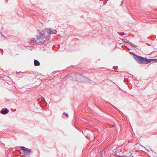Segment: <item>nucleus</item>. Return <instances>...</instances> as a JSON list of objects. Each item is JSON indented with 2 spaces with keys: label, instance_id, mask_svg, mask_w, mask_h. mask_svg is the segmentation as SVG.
Segmentation results:
<instances>
[{
  "label": "nucleus",
  "instance_id": "1",
  "mask_svg": "<svg viewBox=\"0 0 157 157\" xmlns=\"http://www.w3.org/2000/svg\"><path fill=\"white\" fill-rule=\"evenodd\" d=\"M135 59L138 63L142 64H147L154 60H157L156 59H148L138 56H136Z\"/></svg>",
  "mask_w": 157,
  "mask_h": 157
},
{
  "label": "nucleus",
  "instance_id": "2",
  "mask_svg": "<svg viewBox=\"0 0 157 157\" xmlns=\"http://www.w3.org/2000/svg\"><path fill=\"white\" fill-rule=\"evenodd\" d=\"M123 153V151L122 150L118 149L113 153V154L116 156L123 157L124 156Z\"/></svg>",
  "mask_w": 157,
  "mask_h": 157
},
{
  "label": "nucleus",
  "instance_id": "3",
  "mask_svg": "<svg viewBox=\"0 0 157 157\" xmlns=\"http://www.w3.org/2000/svg\"><path fill=\"white\" fill-rule=\"evenodd\" d=\"M44 32L42 31V32H40L39 34L37 36V40H41L43 39L44 36Z\"/></svg>",
  "mask_w": 157,
  "mask_h": 157
},
{
  "label": "nucleus",
  "instance_id": "4",
  "mask_svg": "<svg viewBox=\"0 0 157 157\" xmlns=\"http://www.w3.org/2000/svg\"><path fill=\"white\" fill-rule=\"evenodd\" d=\"M31 151V149L27 148L25 151H23V152L24 154L28 155L30 154Z\"/></svg>",
  "mask_w": 157,
  "mask_h": 157
},
{
  "label": "nucleus",
  "instance_id": "5",
  "mask_svg": "<svg viewBox=\"0 0 157 157\" xmlns=\"http://www.w3.org/2000/svg\"><path fill=\"white\" fill-rule=\"evenodd\" d=\"M132 155V154L131 152L128 151H126L124 153V155H123V156H129Z\"/></svg>",
  "mask_w": 157,
  "mask_h": 157
},
{
  "label": "nucleus",
  "instance_id": "6",
  "mask_svg": "<svg viewBox=\"0 0 157 157\" xmlns=\"http://www.w3.org/2000/svg\"><path fill=\"white\" fill-rule=\"evenodd\" d=\"M1 112L2 114H5L9 112V110L7 109L4 110H1Z\"/></svg>",
  "mask_w": 157,
  "mask_h": 157
},
{
  "label": "nucleus",
  "instance_id": "7",
  "mask_svg": "<svg viewBox=\"0 0 157 157\" xmlns=\"http://www.w3.org/2000/svg\"><path fill=\"white\" fill-rule=\"evenodd\" d=\"M34 65L35 66H39L40 65V63L37 60H35L34 61Z\"/></svg>",
  "mask_w": 157,
  "mask_h": 157
},
{
  "label": "nucleus",
  "instance_id": "8",
  "mask_svg": "<svg viewBox=\"0 0 157 157\" xmlns=\"http://www.w3.org/2000/svg\"><path fill=\"white\" fill-rule=\"evenodd\" d=\"M45 30L49 34V35H50L52 33V30L51 29H47Z\"/></svg>",
  "mask_w": 157,
  "mask_h": 157
},
{
  "label": "nucleus",
  "instance_id": "9",
  "mask_svg": "<svg viewBox=\"0 0 157 157\" xmlns=\"http://www.w3.org/2000/svg\"><path fill=\"white\" fill-rule=\"evenodd\" d=\"M28 148H25L24 147H21V150H22L23 151H25L26 149H27Z\"/></svg>",
  "mask_w": 157,
  "mask_h": 157
},
{
  "label": "nucleus",
  "instance_id": "10",
  "mask_svg": "<svg viewBox=\"0 0 157 157\" xmlns=\"http://www.w3.org/2000/svg\"><path fill=\"white\" fill-rule=\"evenodd\" d=\"M132 45L133 47H134L135 48H136V47H137V45H135L133 44H132Z\"/></svg>",
  "mask_w": 157,
  "mask_h": 157
},
{
  "label": "nucleus",
  "instance_id": "11",
  "mask_svg": "<svg viewBox=\"0 0 157 157\" xmlns=\"http://www.w3.org/2000/svg\"><path fill=\"white\" fill-rule=\"evenodd\" d=\"M65 115L67 116V117H68V115L67 114H66Z\"/></svg>",
  "mask_w": 157,
  "mask_h": 157
},
{
  "label": "nucleus",
  "instance_id": "12",
  "mask_svg": "<svg viewBox=\"0 0 157 157\" xmlns=\"http://www.w3.org/2000/svg\"><path fill=\"white\" fill-rule=\"evenodd\" d=\"M35 41H36V43H38V42H37V41L36 40H35Z\"/></svg>",
  "mask_w": 157,
  "mask_h": 157
}]
</instances>
